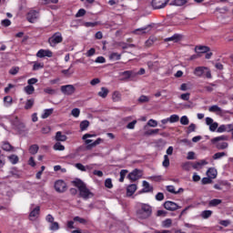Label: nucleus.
Listing matches in <instances>:
<instances>
[{"label": "nucleus", "instance_id": "nucleus-1", "mask_svg": "<svg viewBox=\"0 0 233 233\" xmlns=\"http://www.w3.org/2000/svg\"><path fill=\"white\" fill-rule=\"evenodd\" d=\"M96 135H92L91 133H86L82 137V140L84 141V145L86 146V149L90 151L93 148L96 147L98 145H100L104 140L102 138H97L95 142L92 139H88L91 137H96Z\"/></svg>", "mask_w": 233, "mask_h": 233}, {"label": "nucleus", "instance_id": "nucleus-2", "mask_svg": "<svg viewBox=\"0 0 233 233\" xmlns=\"http://www.w3.org/2000/svg\"><path fill=\"white\" fill-rule=\"evenodd\" d=\"M73 185L78 188L79 195L84 199H88L90 196H94V194L87 188L86 183L81 179L73 181Z\"/></svg>", "mask_w": 233, "mask_h": 233}, {"label": "nucleus", "instance_id": "nucleus-3", "mask_svg": "<svg viewBox=\"0 0 233 233\" xmlns=\"http://www.w3.org/2000/svg\"><path fill=\"white\" fill-rule=\"evenodd\" d=\"M152 206L142 203L140 208L137 210V217L140 219H147L152 217Z\"/></svg>", "mask_w": 233, "mask_h": 233}, {"label": "nucleus", "instance_id": "nucleus-4", "mask_svg": "<svg viewBox=\"0 0 233 233\" xmlns=\"http://www.w3.org/2000/svg\"><path fill=\"white\" fill-rule=\"evenodd\" d=\"M228 140V135H221L220 137H215V138L211 139V143L216 147L217 149L225 150L228 147V144L223 141Z\"/></svg>", "mask_w": 233, "mask_h": 233}, {"label": "nucleus", "instance_id": "nucleus-5", "mask_svg": "<svg viewBox=\"0 0 233 233\" xmlns=\"http://www.w3.org/2000/svg\"><path fill=\"white\" fill-rule=\"evenodd\" d=\"M64 37L61 32H56L47 40V43L51 47H56L58 44L63 43Z\"/></svg>", "mask_w": 233, "mask_h": 233}, {"label": "nucleus", "instance_id": "nucleus-6", "mask_svg": "<svg viewBox=\"0 0 233 233\" xmlns=\"http://www.w3.org/2000/svg\"><path fill=\"white\" fill-rule=\"evenodd\" d=\"M169 0H152L151 6L154 10H160L166 7Z\"/></svg>", "mask_w": 233, "mask_h": 233}, {"label": "nucleus", "instance_id": "nucleus-7", "mask_svg": "<svg viewBox=\"0 0 233 233\" xmlns=\"http://www.w3.org/2000/svg\"><path fill=\"white\" fill-rule=\"evenodd\" d=\"M55 190L58 193H64L67 190V185L63 180H56L54 185Z\"/></svg>", "mask_w": 233, "mask_h": 233}, {"label": "nucleus", "instance_id": "nucleus-8", "mask_svg": "<svg viewBox=\"0 0 233 233\" xmlns=\"http://www.w3.org/2000/svg\"><path fill=\"white\" fill-rule=\"evenodd\" d=\"M39 18V11L37 10H30L26 15V20L30 24H35L36 22V19Z\"/></svg>", "mask_w": 233, "mask_h": 233}, {"label": "nucleus", "instance_id": "nucleus-9", "mask_svg": "<svg viewBox=\"0 0 233 233\" xmlns=\"http://www.w3.org/2000/svg\"><path fill=\"white\" fill-rule=\"evenodd\" d=\"M53 56H54V53L50 49H39L35 54V56L37 58H45V57L52 58Z\"/></svg>", "mask_w": 233, "mask_h": 233}, {"label": "nucleus", "instance_id": "nucleus-10", "mask_svg": "<svg viewBox=\"0 0 233 233\" xmlns=\"http://www.w3.org/2000/svg\"><path fill=\"white\" fill-rule=\"evenodd\" d=\"M61 92L66 96H72L76 92L74 85H64L60 87Z\"/></svg>", "mask_w": 233, "mask_h": 233}, {"label": "nucleus", "instance_id": "nucleus-11", "mask_svg": "<svg viewBox=\"0 0 233 233\" xmlns=\"http://www.w3.org/2000/svg\"><path fill=\"white\" fill-rule=\"evenodd\" d=\"M164 208L167 209V210H169V211H175L177 209H179L181 208V207L177 206L175 202H172V201H167L164 203Z\"/></svg>", "mask_w": 233, "mask_h": 233}, {"label": "nucleus", "instance_id": "nucleus-12", "mask_svg": "<svg viewBox=\"0 0 233 233\" xmlns=\"http://www.w3.org/2000/svg\"><path fill=\"white\" fill-rule=\"evenodd\" d=\"M127 177L132 181L136 182L139 177H141V171L139 169H135L133 172H131Z\"/></svg>", "mask_w": 233, "mask_h": 233}, {"label": "nucleus", "instance_id": "nucleus-13", "mask_svg": "<svg viewBox=\"0 0 233 233\" xmlns=\"http://www.w3.org/2000/svg\"><path fill=\"white\" fill-rule=\"evenodd\" d=\"M195 51L198 54H207L210 51V47L207 46H196Z\"/></svg>", "mask_w": 233, "mask_h": 233}, {"label": "nucleus", "instance_id": "nucleus-14", "mask_svg": "<svg viewBox=\"0 0 233 233\" xmlns=\"http://www.w3.org/2000/svg\"><path fill=\"white\" fill-rule=\"evenodd\" d=\"M231 129H232V124H228L227 126H225V124H222L221 126H219V127H218L217 132L218 133L230 132Z\"/></svg>", "mask_w": 233, "mask_h": 233}, {"label": "nucleus", "instance_id": "nucleus-15", "mask_svg": "<svg viewBox=\"0 0 233 233\" xmlns=\"http://www.w3.org/2000/svg\"><path fill=\"white\" fill-rule=\"evenodd\" d=\"M144 188L140 191V193H150L154 192V187L150 186V184L147 181H143Z\"/></svg>", "mask_w": 233, "mask_h": 233}, {"label": "nucleus", "instance_id": "nucleus-16", "mask_svg": "<svg viewBox=\"0 0 233 233\" xmlns=\"http://www.w3.org/2000/svg\"><path fill=\"white\" fill-rule=\"evenodd\" d=\"M56 141L57 142H66L67 140L66 135H63L62 131H57L55 137Z\"/></svg>", "mask_w": 233, "mask_h": 233}, {"label": "nucleus", "instance_id": "nucleus-17", "mask_svg": "<svg viewBox=\"0 0 233 233\" xmlns=\"http://www.w3.org/2000/svg\"><path fill=\"white\" fill-rule=\"evenodd\" d=\"M136 190H137V185H129L127 188V197H132L134 193H136Z\"/></svg>", "mask_w": 233, "mask_h": 233}, {"label": "nucleus", "instance_id": "nucleus-18", "mask_svg": "<svg viewBox=\"0 0 233 233\" xmlns=\"http://www.w3.org/2000/svg\"><path fill=\"white\" fill-rule=\"evenodd\" d=\"M109 94V89L106 86H102L101 90L97 93V96L102 98H106Z\"/></svg>", "mask_w": 233, "mask_h": 233}, {"label": "nucleus", "instance_id": "nucleus-19", "mask_svg": "<svg viewBox=\"0 0 233 233\" xmlns=\"http://www.w3.org/2000/svg\"><path fill=\"white\" fill-rule=\"evenodd\" d=\"M207 69H208V67H206V66H197V67L195 68V70H194V75H195L196 76L200 77V76H203L204 70H207Z\"/></svg>", "mask_w": 233, "mask_h": 233}, {"label": "nucleus", "instance_id": "nucleus-20", "mask_svg": "<svg viewBox=\"0 0 233 233\" xmlns=\"http://www.w3.org/2000/svg\"><path fill=\"white\" fill-rule=\"evenodd\" d=\"M181 38V35H178V34H175L174 35L170 36V37H167L164 39V41L166 43L167 42H175V43H177Z\"/></svg>", "mask_w": 233, "mask_h": 233}, {"label": "nucleus", "instance_id": "nucleus-21", "mask_svg": "<svg viewBox=\"0 0 233 233\" xmlns=\"http://www.w3.org/2000/svg\"><path fill=\"white\" fill-rule=\"evenodd\" d=\"M41 208L39 206L35 207L30 213L29 218H35L40 215Z\"/></svg>", "mask_w": 233, "mask_h": 233}, {"label": "nucleus", "instance_id": "nucleus-22", "mask_svg": "<svg viewBox=\"0 0 233 233\" xmlns=\"http://www.w3.org/2000/svg\"><path fill=\"white\" fill-rule=\"evenodd\" d=\"M90 127V122L89 120H82L79 124L80 131H86L87 128Z\"/></svg>", "mask_w": 233, "mask_h": 233}, {"label": "nucleus", "instance_id": "nucleus-23", "mask_svg": "<svg viewBox=\"0 0 233 233\" xmlns=\"http://www.w3.org/2000/svg\"><path fill=\"white\" fill-rule=\"evenodd\" d=\"M32 64H33L32 71H38V70L43 69L45 67L44 63L34 61V62H32Z\"/></svg>", "mask_w": 233, "mask_h": 233}, {"label": "nucleus", "instance_id": "nucleus-24", "mask_svg": "<svg viewBox=\"0 0 233 233\" xmlns=\"http://www.w3.org/2000/svg\"><path fill=\"white\" fill-rule=\"evenodd\" d=\"M187 3V0H173L170 5L174 6H183Z\"/></svg>", "mask_w": 233, "mask_h": 233}, {"label": "nucleus", "instance_id": "nucleus-25", "mask_svg": "<svg viewBox=\"0 0 233 233\" xmlns=\"http://www.w3.org/2000/svg\"><path fill=\"white\" fill-rule=\"evenodd\" d=\"M34 105H35V99L34 98L27 99L25 104V110L32 109Z\"/></svg>", "mask_w": 233, "mask_h": 233}, {"label": "nucleus", "instance_id": "nucleus-26", "mask_svg": "<svg viewBox=\"0 0 233 233\" xmlns=\"http://www.w3.org/2000/svg\"><path fill=\"white\" fill-rule=\"evenodd\" d=\"M218 172L215 168L210 167L208 172H207V176L212 179H215L217 177Z\"/></svg>", "mask_w": 233, "mask_h": 233}, {"label": "nucleus", "instance_id": "nucleus-27", "mask_svg": "<svg viewBox=\"0 0 233 233\" xmlns=\"http://www.w3.org/2000/svg\"><path fill=\"white\" fill-rule=\"evenodd\" d=\"M24 91L25 92L26 95H33L35 89L34 86L27 85L24 87Z\"/></svg>", "mask_w": 233, "mask_h": 233}, {"label": "nucleus", "instance_id": "nucleus-28", "mask_svg": "<svg viewBox=\"0 0 233 233\" xmlns=\"http://www.w3.org/2000/svg\"><path fill=\"white\" fill-rule=\"evenodd\" d=\"M112 99L114 102L121 101V93L120 91H114L112 95Z\"/></svg>", "mask_w": 233, "mask_h": 233}, {"label": "nucleus", "instance_id": "nucleus-29", "mask_svg": "<svg viewBox=\"0 0 233 233\" xmlns=\"http://www.w3.org/2000/svg\"><path fill=\"white\" fill-rule=\"evenodd\" d=\"M109 59L113 61H119L121 60V54L113 52L109 55Z\"/></svg>", "mask_w": 233, "mask_h": 233}, {"label": "nucleus", "instance_id": "nucleus-30", "mask_svg": "<svg viewBox=\"0 0 233 233\" xmlns=\"http://www.w3.org/2000/svg\"><path fill=\"white\" fill-rule=\"evenodd\" d=\"M29 153L31 155H35L38 153L39 151V147L38 145H32L31 147H29V149H28Z\"/></svg>", "mask_w": 233, "mask_h": 233}, {"label": "nucleus", "instance_id": "nucleus-31", "mask_svg": "<svg viewBox=\"0 0 233 233\" xmlns=\"http://www.w3.org/2000/svg\"><path fill=\"white\" fill-rule=\"evenodd\" d=\"M75 167H76V168H77L78 170L83 171V172H86L87 169H90V167H88V166L85 167L81 163L76 164Z\"/></svg>", "mask_w": 233, "mask_h": 233}, {"label": "nucleus", "instance_id": "nucleus-32", "mask_svg": "<svg viewBox=\"0 0 233 233\" xmlns=\"http://www.w3.org/2000/svg\"><path fill=\"white\" fill-rule=\"evenodd\" d=\"M4 103L5 106H10L13 103V97L11 96H4Z\"/></svg>", "mask_w": 233, "mask_h": 233}, {"label": "nucleus", "instance_id": "nucleus-33", "mask_svg": "<svg viewBox=\"0 0 233 233\" xmlns=\"http://www.w3.org/2000/svg\"><path fill=\"white\" fill-rule=\"evenodd\" d=\"M54 112V109H45L44 114L41 115L43 119L48 118Z\"/></svg>", "mask_w": 233, "mask_h": 233}, {"label": "nucleus", "instance_id": "nucleus-34", "mask_svg": "<svg viewBox=\"0 0 233 233\" xmlns=\"http://www.w3.org/2000/svg\"><path fill=\"white\" fill-rule=\"evenodd\" d=\"M8 160L11 164L15 165L19 162V157L15 155H11L8 157Z\"/></svg>", "mask_w": 233, "mask_h": 233}, {"label": "nucleus", "instance_id": "nucleus-35", "mask_svg": "<svg viewBox=\"0 0 233 233\" xmlns=\"http://www.w3.org/2000/svg\"><path fill=\"white\" fill-rule=\"evenodd\" d=\"M2 149L6 152H10L14 149V147L9 143L4 142L2 145Z\"/></svg>", "mask_w": 233, "mask_h": 233}, {"label": "nucleus", "instance_id": "nucleus-36", "mask_svg": "<svg viewBox=\"0 0 233 233\" xmlns=\"http://www.w3.org/2000/svg\"><path fill=\"white\" fill-rule=\"evenodd\" d=\"M19 70H20L19 66H12L9 69L8 73L11 76H16L19 73Z\"/></svg>", "mask_w": 233, "mask_h": 233}, {"label": "nucleus", "instance_id": "nucleus-37", "mask_svg": "<svg viewBox=\"0 0 233 233\" xmlns=\"http://www.w3.org/2000/svg\"><path fill=\"white\" fill-rule=\"evenodd\" d=\"M54 150L56 151H64L66 149L65 146H63L61 143L57 142L53 147Z\"/></svg>", "mask_w": 233, "mask_h": 233}, {"label": "nucleus", "instance_id": "nucleus-38", "mask_svg": "<svg viewBox=\"0 0 233 233\" xmlns=\"http://www.w3.org/2000/svg\"><path fill=\"white\" fill-rule=\"evenodd\" d=\"M86 15V10L84 8H80L76 14V18L84 17Z\"/></svg>", "mask_w": 233, "mask_h": 233}, {"label": "nucleus", "instance_id": "nucleus-39", "mask_svg": "<svg viewBox=\"0 0 233 233\" xmlns=\"http://www.w3.org/2000/svg\"><path fill=\"white\" fill-rule=\"evenodd\" d=\"M209 112L221 114L222 109L221 107H218V106H211V107H209Z\"/></svg>", "mask_w": 233, "mask_h": 233}, {"label": "nucleus", "instance_id": "nucleus-40", "mask_svg": "<svg viewBox=\"0 0 233 233\" xmlns=\"http://www.w3.org/2000/svg\"><path fill=\"white\" fill-rule=\"evenodd\" d=\"M74 222H79L80 224L86 225L88 221L81 217H75L73 218Z\"/></svg>", "mask_w": 233, "mask_h": 233}, {"label": "nucleus", "instance_id": "nucleus-41", "mask_svg": "<svg viewBox=\"0 0 233 233\" xmlns=\"http://www.w3.org/2000/svg\"><path fill=\"white\" fill-rule=\"evenodd\" d=\"M150 101V97L146 95H141L138 98L139 103H148Z\"/></svg>", "mask_w": 233, "mask_h": 233}, {"label": "nucleus", "instance_id": "nucleus-42", "mask_svg": "<svg viewBox=\"0 0 233 233\" xmlns=\"http://www.w3.org/2000/svg\"><path fill=\"white\" fill-rule=\"evenodd\" d=\"M221 203H222L221 199H212L211 201H209L208 206L209 207H217Z\"/></svg>", "mask_w": 233, "mask_h": 233}, {"label": "nucleus", "instance_id": "nucleus-43", "mask_svg": "<svg viewBox=\"0 0 233 233\" xmlns=\"http://www.w3.org/2000/svg\"><path fill=\"white\" fill-rule=\"evenodd\" d=\"M44 92H45L46 94L51 95V96L56 94V90L54 89V88H52V87H46V88H44Z\"/></svg>", "mask_w": 233, "mask_h": 233}, {"label": "nucleus", "instance_id": "nucleus-44", "mask_svg": "<svg viewBox=\"0 0 233 233\" xmlns=\"http://www.w3.org/2000/svg\"><path fill=\"white\" fill-rule=\"evenodd\" d=\"M147 26L141 27V28H137V29H136V30L133 31V34H135V35H139V33H141V34H147Z\"/></svg>", "mask_w": 233, "mask_h": 233}, {"label": "nucleus", "instance_id": "nucleus-45", "mask_svg": "<svg viewBox=\"0 0 233 233\" xmlns=\"http://www.w3.org/2000/svg\"><path fill=\"white\" fill-rule=\"evenodd\" d=\"M226 156H227V153H225V152H218V153H216L213 156V159L214 160H218V159H220V158H222L223 157H226Z\"/></svg>", "mask_w": 233, "mask_h": 233}, {"label": "nucleus", "instance_id": "nucleus-46", "mask_svg": "<svg viewBox=\"0 0 233 233\" xmlns=\"http://www.w3.org/2000/svg\"><path fill=\"white\" fill-rule=\"evenodd\" d=\"M105 187L110 189L114 187V184L111 178H107L105 180Z\"/></svg>", "mask_w": 233, "mask_h": 233}, {"label": "nucleus", "instance_id": "nucleus-47", "mask_svg": "<svg viewBox=\"0 0 233 233\" xmlns=\"http://www.w3.org/2000/svg\"><path fill=\"white\" fill-rule=\"evenodd\" d=\"M81 114V111L78 107H75L74 109H72L71 111V115L74 116V117H79Z\"/></svg>", "mask_w": 233, "mask_h": 233}, {"label": "nucleus", "instance_id": "nucleus-48", "mask_svg": "<svg viewBox=\"0 0 233 233\" xmlns=\"http://www.w3.org/2000/svg\"><path fill=\"white\" fill-rule=\"evenodd\" d=\"M133 74H134V72H133L132 70H126V71L122 72V76H123L126 79L130 78Z\"/></svg>", "mask_w": 233, "mask_h": 233}, {"label": "nucleus", "instance_id": "nucleus-49", "mask_svg": "<svg viewBox=\"0 0 233 233\" xmlns=\"http://www.w3.org/2000/svg\"><path fill=\"white\" fill-rule=\"evenodd\" d=\"M212 213H213V212H212L211 210H205V211H203V212L201 213V217H202L203 218L207 219V218H208L211 217Z\"/></svg>", "mask_w": 233, "mask_h": 233}, {"label": "nucleus", "instance_id": "nucleus-50", "mask_svg": "<svg viewBox=\"0 0 233 233\" xmlns=\"http://www.w3.org/2000/svg\"><path fill=\"white\" fill-rule=\"evenodd\" d=\"M168 121H169L170 123H177V122H178V121H179V116H178V115H171V116H169V118H168Z\"/></svg>", "mask_w": 233, "mask_h": 233}, {"label": "nucleus", "instance_id": "nucleus-51", "mask_svg": "<svg viewBox=\"0 0 233 233\" xmlns=\"http://www.w3.org/2000/svg\"><path fill=\"white\" fill-rule=\"evenodd\" d=\"M12 25L11 20L5 18L1 21V25L4 27H9Z\"/></svg>", "mask_w": 233, "mask_h": 233}, {"label": "nucleus", "instance_id": "nucleus-52", "mask_svg": "<svg viewBox=\"0 0 233 233\" xmlns=\"http://www.w3.org/2000/svg\"><path fill=\"white\" fill-rule=\"evenodd\" d=\"M60 228L59 223L58 222H52L50 226V229L53 231H56Z\"/></svg>", "mask_w": 233, "mask_h": 233}, {"label": "nucleus", "instance_id": "nucleus-53", "mask_svg": "<svg viewBox=\"0 0 233 233\" xmlns=\"http://www.w3.org/2000/svg\"><path fill=\"white\" fill-rule=\"evenodd\" d=\"M127 173H128V170L123 169V170L120 171L119 182L125 181V177H127Z\"/></svg>", "mask_w": 233, "mask_h": 233}, {"label": "nucleus", "instance_id": "nucleus-54", "mask_svg": "<svg viewBox=\"0 0 233 233\" xmlns=\"http://www.w3.org/2000/svg\"><path fill=\"white\" fill-rule=\"evenodd\" d=\"M36 83H38V78L36 77H31L27 80V85L28 86H34L35 85Z\"/></svg>", "mask_w": 233, "mask_h": 233}, {"label": "nucleus", "instance_id": "nucleus-55", "mask_svg": "<svg viewBox=\"0 0 233 233\" xmlns=\"http://www.w3.org/2000/svg\"><path fill=\"white\" fill-rule=\"evenodd\" d=\"M172 225V220L170 218H167L162 222V226L164 228H170Z\"/></svg>", "mask_w": 233, "mask_h": 233}, {"label": "nucleus", "instance_id": "nucleus-56", "mask_svg": "<svg viewBox=\"0 0 233 233\" xmlns=\"http://www.w3.org/2000/svg\"><path fill=\"white\" fill-rule=\"evenodd\" d=\"M180 124L183 126H187L189 124V120H188L187 116H186V115L184 116H181Z\"/></svg>", "mask_w": 233, "mask_h": 233}, {"label": "nucleus", "instance_id": "nucleus-57", "mask_svg": "<svg viewBox=\"0 0 233 233\" xmlns=\"http://www.w3.org/2000/svg\"><path fill=\"white\" fill-rule=\"evenodd\" d=\"M196 131V124H190L187 129V134H191Z\"/></svg>", "mask_w": 233, "mask_h": 233}, {"label": "nucleus", "instance_id": "nucleus-58", "mask_svg": "<svg viewBox=\"0 0 233 233\" xmlns=\"http://www.w3.org/2000/svg\"><path fill=\"white\" fill-rule=\"evenodd\" d=\"M190 98V93H183L180 96V99L184 100V101H188Z\"/></svg>", "mask_w": 233, "mask_h": 233}, {"label": "nucleus", "instance_id": "nucleus-59", "mask_svg": "<svg viewBox=\"0 0 233 233\" xmlns=\"http://www.w3.org/2000/svg\"><path fill=\"white\" fill-rule=\"evenodd\" d=\"M218 127V122H213L212 125L209 126V130L211 132H215Z\"/></svg>", "mask_w": 233, "mask_h": 233}, {"label": "nucleus", "instance_id": "nucleus-60", "mask_svg": "<svg viewBox=\"0 0 233 233\" xmlns=\"http://www.w3.org/2000/svg\"><path fill=\"white\" fill-rule=\"evenodd\" d=\"M147 126L151 127H156L157 126V120H154V118H150V120H148L147 122Z\"/></svg>", "mask_w": 233, "mask_h": 233}, {"label": "nucleus", "instance_id": "nucleus-61", "mask_svg": "<svg viewBox=\"0 0 233 233\" xmlns=\"http://www.w3.org/2000/svg\"><path fill=\"white\" fill-rule=\"evenodd\" d=\"M162 165L165 167H169V158L167 155L164 156V161H163Z\"/></svg>", "mask_w": 233, "mask_h": 233}, {"label": "nucleus", "instance_id": "nucleus-62", "mask_svg": "<svg viewBox=\"0 0 233 233\" xmlns=\"http://www.w3.org/2000/svg\"><path fill=\"white\" fill-rule=\"evenodd\" d=\"M202 185H208L212 183V178L210 177H204L201 180Z\"/></svg>", "mask_w": 233, "mask_h": 233}, {"label": "nucleus", "instance_id": "nucleus-63", "mask_svg": "<svg viewBox=\"0 0 233 233\" xmlns=\"http://www.w3.org/2000/svg\"><path fill=\"white\" fill-rule=\"evenodd\" d=\"M167 190L172 194H178L179 191H175V187L173 186L167 187Z\"/></svg>", "mask_w": 233, "mask_h": 233}, {"label": "nucleus", "instance_id": "nucleus-64", "mask_svg": "<svg viewBox=\"0 0 233 233\" xmlns=\"http://www.w3.org/2000/svg\"><path fill=\"white\" fill-rule=\"evenodd\" d=\"M156 199H157V201H162V200L164 199V194L161 193V192L157 193V194L156 195Z\"/></svg>", "mask_w": 233, "mask_h": 233}]
</instances>
